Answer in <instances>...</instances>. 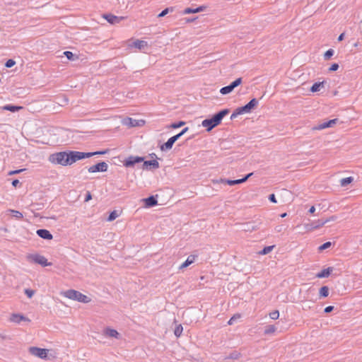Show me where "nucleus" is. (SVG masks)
I'll return each instance as SVG.
<instances>
[{
  "label": "nucleus",
  "instance_id": "nucleus-1",
  "mask_svg": "<svg viewBox=\"0 0 362 362\" xmlns=\"http://www.w3.org/2000/svg\"><path fill=\"white\" fill-rule=\"evenodd\" d=\"M107 151L108 150L90 153L76 151H61L50 154L48 157V160L54 165L67 166L73 165L79 160L90 158L95 155H104Z\"/></svg>",
  "mask_w": 362,
  "mask_h": 362
},
{
  "label": "nucleus",
  "instance_id": "nucleus-2",
  "mask_svg": "<svg viewBox=\"0 0 362 362\" xmlns=\"http://www.w3.org/2000/svg\"><path fill=\"white\" fill-rule=\"evenodd\" d=\"M228 112L229 110L228 109L223 110L214 115L212 118L203 120L202 125L206 128V130L209 132L213 128L218 126L221 122L223 118L227 115Z\"/></svg>",
  "mask_w": 362,
  "mask_h": 362
},
{
  "label": "nucleus",
  "instance_id": "nucleus-3",
  "mask_svg": "<svg viewBox=\"0 0 362 362\" xmlns=\"http://www.w3.org/2000/svg\"><path fill=\"white\" fill-rule=\"evenodd\" d=\"M62 295L67 298L84 303H88L91 300L90 298L87 296L74 289L67 290L63 292Z\"/></svg>",
  "mask_w": 362,
  "mask_h": 362
},
{
  "label": "nucleus",
  "instance_id": "nucleus-4",
  "mask_svg": "<svg viewBox=\"0 0 362 362\" xmlns=\"http://www.w3.org/2000/svg\"><path fill=\"white\" fill-rule=\"evenodd\" d=\"M336 218H337L336 216H332L329 217L328 218L325 219V221L318 220L315 223H313L310 224H306L305 226V227L307 229V230L311 231V230H315V229L322 227L325 224H326L327 223H328L329 221H335Z\"/></svg>",
  "mask_w": 362,
  "mask_h": 362
},
{
  "label": "nucleus",
  "instance_id": "nucleus-5",
  "mask_svg": "<svg viewBox=\"0 0 362 362\" xmlns=\"http://www.w3.org/2000/svg\"><path fill=\"white\" fill-rule=\"evenodd\" d=\"M29 352L33 356L38 357L40 358L45 359L47 358L49 350L46 349L38 348L32 346L29 348Z\"/></svg>",
  "mask_w": 362,
  "mask_h": 362
},
{
  "label": "nucleus",
  "instance_id": "nucleus-6",
  "mask_svg": "<svg viewBox=\"0 0 362 362\" xmlns=\"http://www.w3.org/2000/svg\"><path fill=\"white\" fill-rule=\"evenodd\" d=\"M108 165L105 162H100L88 168V171L90 173L97 172H106Z\"/></svg>",
  "mask_w": 362,
  "mask_h": 362
},
{
  "label": "nucleus",
  "instance_id": "nucleus-7",
  "mask_svg": "<svg viewBox=\"0 0 362 362\" xmlns=\"http://www.w3.org/2000/svg\"><path fill=\"white\" fill-rule=\"evenodd\" d=\"M252 174H253L252 173H250L242 179L234 180L221 179L217 182L224 183V184H227L228 185H234L241 184V183L246 182L247 180V179L252 175Z\"/></svg>",
  "mask_w": 362,
  "mask_h": 362
},
{
  "label": "nucleus",
  "instance_id": "nucleus-8",
  "mask_svg": "<svg viewBox=\"0 0 362 362\" xmlns=\"http://www.w3.org/2000/svg\"><path fill=\"white\" fill-rule=\"evenodd\" d=\"M9 321L15 324H20L21 322H30V320L23 315L12 313L9 317Z\"/></svg>",
  "mask_w": 362,
  "mask_h": 362
},
{
  "label": "nucleus",
  "instance_id": "nucleus-9",
  "mask_svg": "<svg viewBox=\"0 0 362 362\" xmlns=\"http://www.w3.org/2000/svg\"><path fill=\"white\" fill-rule=\"evenodd\" d=\"M103 18L105 19L108 23L112 25L118 24L122 20H124L126 18V17L124 16H117L111 13L104 14L103 16Z\"/></svg>",
  "mask_w": 362,
  "mask_h": 362
},
{
  "label": "nucleus",
  "instance_id": "nucleus-10",
  "mask_svg": "<svg viewBox=\"0 0 362 362\" xmlns=\"http://www.w3.org/2000/svg\"><path fill=\"white\" fill-rule=\"evenodd\" d=\"M143 157L129 156L124 161V165L127 168L132 167L134 164L144 161Z\"/></svg>",
  "mask_w": 362,
  "mask_h": 362
},
{
  "label": "nucleus",
  "instance_id": "nucleus-11",
  "mask_svg": "<svg viewBox=\"0 0 362 362\" xmlns=\"http://www.w3.org/2000/svg\"><path fill=\"white\" fill-rule=\"evenodd\" d=\"M258 104V101L253 98L247 104H246L245 106L240 107V110L239 112L244 113H249L251 112V110L255 107Z\"/></svg>",
  "mask_w": 362,
  "mask_h": 362
},
{
  "label": "nucleus",
  "instance_id": "nucleus-12",
  "mask_svg": "<svg viewBox=\"0 0 362 362\" xmlns=\"http://www.w3.org/2000/svg\"><path fill=\"white\" fill-rule=\"evenodd\" d=\"M179 139V135H175L170 137L164 144L160 146L161 151L170 149L174 143Z\"/></svg>",
  "mask_w": 362,
  "mask_h": 362
},
{
  "label": "nucleus",
  "instance_id": "nucleus-13",
  "mask_svg": "<svg viewBox=\"0 0 362 362\" xmlns=\"http://www.w3.org/2000/svg\"><path fill=\"white\" fill-rule=\"evenodd\" d=\"M33 260L43 267L49 266L51 265V263L47 262V259L42 255H35L32 257Z\"/></svg>",
  "mask_w": 362,
  "mask_h": 362
},
{
  "label": "nucleus",
  "instance_id": "nucleus-14",
  "mask_svg": "<svg viewBox=\"0 0 362 362\" xmlns=\"http://www.w3.org/2000/svg\"><path fill=\"white\" fill-rule=\"evenodd\" d=\"M207 6L205 5L199 6L196 8H186L183 13L184 14H190V13H197L199 12L204 11L206 9Z\"/></svg>",
  "mask_w": 362,
  "mask_h": 362
},
{
  "label": "nucleus",
  "instance_id": "nucleus-15",
  "mask_svg": "<svg viewBox=\"0 0 362 362\" xmlns=\"http://www.w3.org/2000/svg\"><path fill=\"white\" fill-rule=\"evenodd\" d=\"M337 122V119H333L331 120H329L328 122H324L321 124H320L318 127H315V129L317 130H321L326 128L332 127H333Z\"/></svg>",
  "mask_w": 362,
  "mask_h": 362
},
{
  "label": "nucleus",
  "instance_id": "nucleus-16",
  "mask_svg": "<svg viewBox=\"0 0 362 362\" xmlns=\"http://www.w3.org/2000/svg\"><path fill=\"white\" fill-rule=\"evenodd\" d=\"M131 47H134L139 50H141L148 47V42L144 40H136L133 42Z\"/></svg>",
  "mask_w": 362,
  "mask_h": 362
},
{
  "label": "nucleus",
  "instance_id": "nucleus-17",
  "mask_svg": "<svg viewBox=\"0 0 362 362\" xmlns=\"http://www.w3.org/2000/svg\"><path fill=\"white\" fill-rule=\"evenodd\" d=\"M37 234L42 238L46 240H52L53 236L50 232L46 229H39L37 230Z\"/></svg>",
  "mask_w": 362,
  "mask_h": 362
},
{
  "label": "nucleus",
  "instance_id": "nucleus-18",
  "mask_svg": "<svg viewBox=\"0 0 362 362\" xmlns=\"http://www.w3.org/2000/svg\"><path fill=\"white\" fill-rule=\"evenodd\" d=\"M104 334L107 337H112V338H116L117 339L119 336V332L114 329L112 328H105L103 331Z\"/></svg>",
  "mask_w": 362,
  "mask_h": 362
},
{
  "label": "nucleus",
  "instance_id": "nucleus-19",
  "mask_svg": "<svg viewBox=\"0 0 362 362\" xmlns=\"http://www.w3.org/2000/svg\"><path fill=\"white\" fill-rule=\"evenodd\" d=\"M196 255H189L187 259H186V261L185 262H183L180 267H179V269H183L186 267H187L188 266H189L190 264H192L196 259Z\"/></svg>",
  "mask_w": 362,
  "mask_h": 362
},
{
  "label": "nucleus",
  "instance_id": "nucleus-20",
  "mask_svg": "<svg viewBox=\"0 0 362 362\" xmlns=\"http://www.w3.org/2000/svg\"><path fill=\"white\" fill-rule=\"evenodd\" d=\"M332 271L333 269L332 267H328L327 269H322L320 272L316 274V277L319 279L328 277Z\"/></svg>",
  "mask_w": 362,
  "mask_h": 362
},
{
  "label": "nucleus",
  "instance_id": "nucleus-21",
  "mask_svg": "<svg viewBox=\"0 0 362 362\" xmlns=\"http://www.w3.org/2000/svg\"><path fill=\"white\" fill-rule=\"evenodd\" d=\"M148 166H151L153 168L156 169V168H159V163L156 160L144 161V168L146 169H148Z\"/></svg>",
  "mask_w": 362,
  "mask_h": 362
},
{
  "label": "nucleus",
  "instance_id": "nucleus-22",
  "mask_svg": "<svg viewBox=\"0 0 362 362\" xmlns=\"http://www.w3.org/2000/svg\"><path fill=\"white\" fill-rule=\"evenodd\" d=\"M146 207L153 206L157 204V200L153 197H149L144 199Z\"/></svg>",
  "mask_w": 362,
  "mask_h": 362
},
{
  "label": "nucleus",
  "instance_id": "nucleus-23",
  "mask_svg": "<svg viewBox=\"0 0 362 362\" xmlns=\"http://www.w3.org/2000/svg\"><path fill=\"white\" fill-rule=\"evenodd\" d=\"M329 294V288L327 286H322L319 290L320 298H327Z\"/></svg>",
  "mask_w": 362,
  "mask_h": 362
},
{
  "label": "nucleus",
  "instance_id": "nucleus-24",
  "mask_svg": "<svg viewBox=\"0 0 362 362\" xmlns=\"http://www.w3.org/2000/svg\"><path fill=\"white\" fill-rule=\"evenodd\" d=\"M123 124L129 127H133L138 126L139 122L136 119H133L131 117H128L124 120Z\"/></svg>",
  "mask_w": 362,
  "mask_h": 362
},
{
  "label": "nucleus",
  "instance_id": "nucleus-25",
  "mask_svg": "<svg viewBox=\"0 0 362 362\" xmlns=\"http://www.w3.org/2000/svg\"><path fill=\"white\" fill-rule=\"evenodd\" d=\"M1 108L4 110H8V111L14 112L18 111L20 110H22L23 107L22 106H15V105H6L3 106Z\"/></svg>",
  "mask_w": 362,
  "mask_h": 362
},
{
  "label": "nucleus",
  "instance_id": "nucleus-26",
  "mask_svg": "<svg viewBox=\"0 0 362 362\" xmlns=\"http://www.w3.org/2000/svg\"><path fill=\"white\" fill-rule=\"evenodd\" d=\"M7 212L11 213L12 217H13L16 219H22L23 218V214L18 211H16L13 209H9L7 211Z\"/></svg>",
  "mask_w": 362,
  "mask_h": 362
},
{
  "label": "nucleus",
  "instance_id": "nucleus-27",
  "mask_svg": "<svg viewBox=\"0 0 362 362\" xmlns=\"http://www.w3.org/2000/svg\"><path fill=\"white\" fill-rule=\"evenodd\" d=\"M323 84H324V82H317V83H315L312 87L310 88V90L313 92V93H315V92H317V91H320L321 88L323 87Z\"/></svg>",
  "mask_w": 362,
  "mask_h": 362
},
{
  "label": "nucleus",
  "instance_id": "nucleus-28",
  "mask_svg": "<svg viewBox=\"0 0 362 362\" xmlns=\"http://www.w3.org/2000/svg\"><path fill=\"white\" fill-rule=\"evenodd\" d=\"M354 179L352 177H348L343 178L340 180V185L341 187H346L353 182Z\"/></svg>",
  "mask_w": 362,
  "mask_h": 362
},
{
  "label": "nucleus",
  "instance_id": "nucleus-29",
  "mask_svg": "<svg viewBox=\"0 0 362 362\" xmlns=\"http://www.w3.org/2000/svg\"><path fill=\"white\" fill-rule=\"evenodd\" d=\"M233 90L234 89L232 88V86H230L229 85V86H227L221 88L220 89V93L222 95H226V94H228V93H231Z\"/></svg>",
  "mask_w": 362,
  "mask_h": 362
},
{
  "label": "nucleus",
  "instance_id": "nucleus-30",
  "mask_svg": "<svg viewBox=\"0 0 362 362\" xmlns=\"http://www.w3.org/2000/svg\"><path fill=\"white\" fill-rule=\"evenodd\" d=\"M274 247V245L265 247H264V249L262 251H260L259 252V254L261 255H265L269 253L270 252H272Z\"/></svg>",
  "mask_w": 362,
  "mask_h": 362
},
{
  "label": "nucleus",
  "instance_id": "nucleus-31",
  "mask_svg": "<svg viewBox=\"0 0 362 362\" xmlns=\"http://www.w3.org/2000/svg\"><path fill=\"white\" fill-rule=\"evenodd\" d=\"M276 327L274 325H269L266 327L265 330H264V334H273L276 332Z\"/></svg>",
  "mask_w": 362,
  "mask_h": 362
},
{
  "label": "nucleus",
  "instance_id": "nucleus-32",
  "mask_svg": "<svg viewBox=\"0 0 362 362\" xmlns=\"http://www.w3.org/2000/svg\"><path fill=\"white\" fill-rule=\"evenodd\" d=\"M183 331L182 326L181 325H177L174 331V334L176 337H179Z\"/></svg>",
  "mask_w": 362,
  "mask_h": 362
},
{
  "label": "nucleus",
  "instance_id": "nucleus-33",
  "mask_svg": "<svg viewBox=\"0 0 362 362\" xmlns=\"http://www.w3.org/2000/svg\"><path fill=\"white\" fill-rule=\"evenodd\" d=\"M118 216H119V214H118L117 211H113L110 214L109 217L107 218V221H112L115 218H117Z\"/></svg>",
  "mask_w": 362,
  "mask_h": 362
},
{
  "label": "nucleus",
  "instance_id": "nucleus-34",
  "mask_svg": "<svg viewBox=\"0 0 362 362\" xmlns=\"http://www.w3.org/2000/svg\"><path fill=\"white\" fill-rule=\"evenodd\" d=\"M242 78H238L234 81H233L230 86H232V88L234 89L235 88L238 87L242 83Z\"/></svg>",
  "mask_w": 362,
  "mask_h": 362
},
{
  "label": "nucleus",
  "instance_id": "nucleus-35",
  "mask_svg": "<svg viewBox=\"0 0 362 362\" xmlns=\"http://www.w3.org/2000/svg\"><path fill=\"white\" fill-rule=\"evenodd\" d=\"M241 317V315L239 313L235 314L228 322V324L229 325H231L233 324V322L236 320H238Z\"/></svg>",
  "mask_w": 362,
  "mask_h": 362
},
{
  "label": "nucleus",
  "instance_id": "nucleus-36",
  "mask_svg": "<svg viewBox=\"0 0 362 362\" xmlns=\"http://www.w3.org/2000/svg\"><path fill=\"white\" fill-rule=\"evenodd\" d=\"M269 317L272 320H277L279 317V313L278 310H274L269 313Z\"/></svg>",
  "mask_w": 362,
  "mask_h": 362
},
{
  "label": "nucleus",
  "instance_id": "nucleus-37",
  "mask_svg": "<svg viewBox=\"0 0 362 362\" xmlns=\"http://www.w3.org/2000/svg\"><path fill=\"white\" fill-rule=\"evenodd\" d=\"M330 246H331V243L330 242H326L324 244H322V245H320L319 247L318 250L320 251H322V250H324L325 249L329 248Z\"/></svg>",
  "mask_w": 362,
  "mask_h": 362
},
{
  "label": "nucleus",
  "instance_id": "nucleus-38",
  "mask_svg": "<svg viewBox=\"0 0 362 362\" xmlns=\"http://www.w3.org/2000/svg\"><path fill=\"white\" fill-rule=\"evenodd\" d=\"M334 54L333 49H328L324 54L325 59H329Z\"/></svg>",
  "mask_w": 362,
  "mask_h": 362
},
{
  "label": "nucleus",
  "instance_id": "nucleus-39",
  "mask_svg": "<svg viewBox=\"0 0 362 362\" xmlns=\"http://www.w3.org/2000/svg\"><path fill=\"white\" fill-rule=\"evenodd\" d=\"M185 122L180 121L178 123H173V124H172L170 125V127L173 128V129H177V128H179L180 127H182L183 125H185Z\"/></svg>",
  "mask_w": 362,
  "mask_h": 362
},
{
  "label": "nucleus",
  "instance_id": "nucleus-40",
  "mask_svg": "<svg viewBox=\"0 0 362 362\" xmlns=\"http://www.w3.org/2000/svg\"><path fill=\"white\" fill-rule=\"evenodd\" d=\"M240 111H241L240 108V107L237 108L235 110V112L231 115L230 119H233L235 118L238 115L243 114V112H239Z\"/></svg>",
  "mask_w": 362,
  "mask_h": 362
},
{
  "label": "nucleus",
  "instance_id": "nucleus-41",
  "mask_svg": "<svg viewBox=\"0 0 362 362\" xmlns=\"http://www.w3.org/2000/svg\"><path fill=\"white\" fill-rule=\"evenodd\" d=\"M16 64V62L13 59H8L5 64V66L8 68L12 67Z\"/></svg>",
  "mask_w": 362,
  "mask_h": 362
},
{
  "label": "nucleus",
  "instance_id": "nucleus-42",
  "mask_svg": "<svg viewBox=\"0 0 362 362\" xmlns=\"http://www.w3.org/2000/svg\"><path fill=\"white\" fill-rule=\"evenodd\" d=\"M64 54L66 57L68 59L73 60L74 59V54L70 51H66L64 52Z\"/></svg>",
  "mask_w": 362,
  "mask_h": 362
},
{
  "label": "nucleus",
  "instance_id": "nucleus-43",
  "mask_svg": "<svg viewBox=\"0 0 362 362\" xmlns=\"http://www.w3.org/2000/svg\"><path fill=\"white\" fill-rule=\"evenodd\" d=\"M339 69V64H333L329 68V71H337V69Z\"/></svg>",
  "mask_w": 362,
  "mask_h": 362
},
{
  "label": "nucleus",
  "instance_id": "nucleus-44",
  "mask_svg": "<svg viewBox=\"0 0 362 362\" xmlns=\"http://www.w3.org/2000/svg\"><path fill=\"white\" fill-rule=\"evenodd\" d=\"M169 11H170L169 8L164 9L161 13H160L158 14V17L161 18V17L165 16V15H167Z\"/></svg>",
  "mask_w": 362,
  "mask_h": 362
},
{
  "label": "nucleus",
  "instance_id": "nucleus-45",
  "mask_svg": "<svg viewBox=\"0 0 362 362\" xmlns=\"http://www.w3.org/2000/svg\"><path fill=\"white\" fill-rule=\"evenodd\" d=\"M25 293L28 296V298H32L34 295V291L30 289H25Z\"/></svg>",
  "mask_w": 362,
  "mask_h": 362
},
{
  "label": "nucleus",
  "instance_id": "nucleus-46",
  "mask_svg": "<svg viewBox=\"0 0 362 362\" xmlns=\"http://www.w3.org/2000/svg\"><path fill=\"white\" fill-rule=\"evenodd\" d=\"M25 170V169H19V170H12L8 173V175H13L18 174V173L24 171Z\"/></svg>",
  "mask_w": 362,
  "mask_h": 362
},
{
  "label": "nucleus",
  "instance_id": "nucleus-47",
  "mask_svg": "<svg viewBox=\"0 0 362 362\" xmlns=\"http://www.w3.org/2000/svg\"><path fill=\"white\" fill-rule=\"evenodd\" d=\"M334 309V306H332V305H329V306H327L325 308L324 311L325 313H329L330 312H332Z\"/></svg>",
  "mask_w": 362,
  "mask_h": 362
},
{
  "label": "nucleus",
  "instance_id": "nucleus-48",
  "mask_svg": "<svg viewBox=\"0 0 362 362\" xmlns=\"http://www.w3.org/2000/svg\"><path fill=\"white\" fill-rule=\"evenodd\" d=\"M269 200L273 202V203H276V197H275V195L274 194H271L269 196Z\"/></svg>",
  "mask_w": 362,
  "mask_h": 362
},
{
  "label": "nucleus",
  "instance_id": "nucleus-49",
  "mask_svg": "<svg viewBox=\"0 0 362 362\" xmlns=\"http://www.w3.org/2000/svg\"><path fill=\"white\" fill-rule=\"evenodd\" d=\"M188 131V127H185V129H183L182 130V132L180 133H179L177 135H179V138L183 135L185 132H187Z\"/></svg>",
  "mask_w": 362,
  "mask_h": 362
},
{
  "label": "nucleus",
  "instance_id": "nucleus-50",
  "mask_svg": "<svg viewBox=\"0 0 362 362\" xmlns=\"http://www.w3.org/2000/svg\"><path fill=\"white\" fill-rule=\"evenodd\" d=\"M19 181L18 180H14L13 182H12V185L15 187H16L18 185H19Z\"/></svg>",
  "mask_w": 362,
  "mask_h": 362
},
{
  "label": "nucleus",
  "instance_id": "nucleus-51",
  "mask_svg": "<svg viewBox=\"0 0 362 362\" xmlns=\"http://www.w3.org/2000/svg\"><path fill=\"white\" fill-rule=\"evenodd\" d=\"M315 206H312L310 208V209H309V212H310V214H314V213H315Z\"/></svg>",
  "mask_w": 362,
  "mask_h": 362
},
{
  "label": "nucleus",
  "instance_id": "nucleus-52",
  "mask_svg": "<svg viewBox=\"0 0 362 362\" xmlns=\"http://www.w3.org/2000/svg\"><path fill=\"white\" fill-rule=\"evenodd\" d=\"M344 33H341L339 37H338V40L339 41H341L343 39H344Z\"/></svg>",
  "mask_w": 362,
  "mask_h": 362
},
{
  "label": "nucleus",
  "instance_id": "nucleus-53",
  "mask_svg": "<svg viewBox=\"0 0 362 362\" xmlns=\"http://www.w3.org/2000/svg\"><path fill=\"white\" fill-rule=\"evenodd\" d=\"M286 215H287L286 213H284V214H281V217L284 218L286 216Z\"/></svg>",
  "mask_w": 362,
  "mask_h": 362
},
{
  "label": "nucleus",
  "instance_id": "nucleus-54",
  "mask_svg": "<svg viewBox=\"0 0 362 362\" xmlns=\"http://www.w3.org/2000/svg\"><path fill=\"white\" fill-rule=\"evenodd\" d=\"M91 198L90 195L89 194L87 198H86V201L89 200Z\"/></svg>",
  "mask_w": 362,
  "mask_h": 362
}]
</instances>
